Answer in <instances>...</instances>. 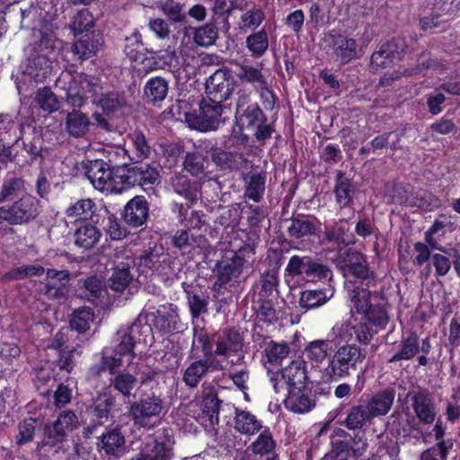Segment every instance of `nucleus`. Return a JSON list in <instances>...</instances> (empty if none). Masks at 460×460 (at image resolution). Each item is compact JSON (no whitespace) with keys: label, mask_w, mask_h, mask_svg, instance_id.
I'll return each instance as SVG.
<instances>
[{"label":"nucleus","mask_w":460,"mask_h":460,"mask_svg":"<svg viewBox=\"0 0 460 460\" xmlns=\"http://www.w3.org/2000/svg\"><path fill=\"white\" fill-rule=\"evenodd\" d=\"M236 75L242 83L252 84L255 90L267 82L261 69L251 65H240Z\"/></svg>","instance_id":"13d9d810"},{"label":"nucleus","mask_w":460,"mask_h":460,"mask_svg":"<svg viewBox=\"0 0 460 460\" xmlns=\"http://www.w3.org/2000/svg\"><path fill=\"white\" fill-rule=\"evenodd\" d=\"M230 75L227 70H216L206 82V97L222 102L227 101L233 93V85L230 81Z\"/></svg>","instance_id":"393cba45"},{"label":"nucleus","mask_w":460,"mask_h":460,"mask_svg":"<svg viewBox=\"0 0 460 460\" xmlns=\"http://www.w3.org/2000/svg\"><path fill=\"white\" fill-rule=\"evenodd\" d=\"M276 441L269 428L264 429L252 444V449L256 455H270L275 452Z\"/></svg>","instance_id":"774afa93"},{"label":"nucleus","mask_w":460,"mask_h":460,"mask_svg":"<svg viewBox=\"0 0 460 460\" xmlns=\"http://www.w3.org/2000/svg\"><path fill=\"white\" fill-rule=\"evenodd\" d=\"M34 101L40 109L49 113L59 109V102L56 94L48 86L37 90Z\"/></svg>","instance_id":"680f3d73"},{"label":"nucleus","mask_w":460,"mask_h":460,"mask_svg":"<svg viewBox=\"0 0 460 460\" xmlns=\"http://www.w3.org/2000/svg\"><path fill=\"white\" fill-rule=\"evenodd\" d=\"M234 429L240 433L252 435L261 429V423L251 411L237 409L234 417Z\"/></svg>","instance_id":"603ef678"},{"label":"nucleus","mask_w":460,"mask_h":460,"mask_svg":"<svg viewBox=\"0 0 460 460\" xmlns=\"http://www.w3.org/2000/svg\"><path fill=\"white\" fill-rule=\"evenodd\" d=\"M98 225L92 222L80 223L74 234L75 244L84 250L93 248L102 237Z\"/></svg>","instance_id":"4c0bfd02"},{"label":"nucleus","mask_w":460,"mask_h":460,"mask_svg":"<svg viewBox=\"0 0 460 460\" xmlns=\"http://www.w3.org/2000/svg\"><path fill=\"white\" fill-rule=\"evenodd\" d=\"M152 332L151 325L142 324L140 320L135 321L131 325L120 328L116 332L118 344L114 347L112 353L122 358L123 356L135 358V347L137 343L147 342V337Z\"/></svg>","instance_id":"dca6fc26"},{"label":"nucleus","mask_w":460,"mask_h":460,"mask_svg":"<svg viewBox=\"0 0 460 460\" xmlns=\"http://www.w3.org/2000/svg\"><path fill=\"white\" fill-rule=\"evenodd\" d=\"M95 27L96 25L93 16L87 10H81L77 12L71 25L74 36L82 35L88 31H100L99 30H96Z\"/></svg>","instance_id":"bf43d9fd"},{"label":"nucleus","mask_w":460,"mask_h":460,"mask_svg":"<svg viewBox=\"0 0 460 460\" xmlns=\"http://www.w3.org/2000/svg\"><path fill=\"white\" fill-rule=\"evenodd\" d=\"M316 217H310L304 215H297L290 218V225L288 226V233L290 237L302 239L305 237L317 236L320 238L321 229L315 225Z\"/></svg>","instance_id":"f704fd0d"},{"label":"nucleus","mask_w":460,"mask_h":460,"mask_svg":"<svg viewBox=\"0 0 460 460\" xmlns=\"http://www.w3.org/2000/svg\"><path fill=\"white\" fill-rule=\"evenodd\" d=\"M217 20L211 18L207 23L195 29L194 41L201 47H210L218 39Z\"/></svg>","instance_id":"8fccbe9b"},{"label":"nucleus","mask_w":460,"mask_h":460,"mask_svg":"<svg viewBox=\"0 0 460 460\" xmlns=\"http://www.w3.org/2000/svg\"><path fill=\"white\" fill-rule=\"evenodd\" d=\"M251 231H260L263 221L268 217V208L265 206L245 203L242 209Z\"/></svg>","instance_id":"864d4df0"},{"label":"nucleus","mask_w":460,"mask_h":460,"mask_svg":"<svg viewBox=\"0 0 460 460\" xmlns=\"http://www.w3.org/2000/svg\"><path fill=\"white\" fill-rule=\"evenodd\" d=\"M267 174L265 172H249L243 175L244 181V198L260 203L264 196L266 190Z\"/></svg>","instance_id":"c9c22d12"},{"label":"nucleus","mask_w":460,"mask_h":460,"mask_svg":"<svg viewBox=\"0 0 460 460\" xmlns=\"http://www.w3.org/2000/svg\"><path fill=\"white\" fill-rule=\"evenodd\" d=\"M327 301V296L323 289H306L301 292L299 305L305 311L323 305Z\"/></svg>","instance_id":"338daca9"},{"label":"nucleus","mask_w":460,"mask_h":460,"mask_svg":"<svg viewBox=\"0 0 460 460\" xmlns=\"http://www.w3.org/2000/svg\"><path fill=\"white\" fill-rule=\"evenodd\" d=\"M243 336L235 328H225L208 333L204 327L194 326L192 348L198 342L205 358L227 359L243 347Z\"/></svg>","instance_id":"f03ea898"},{"label":"nucleus","mask_w":460,"mask_h":460,"mask_svg":"<svg viewBox=\"0 0 460 460\" xmlns=\"http://www.w3.org/2000/svg\"><path fill=\"white\" fill-rule=\"evenodd\" d=\"M222 401L218 398L217 392L213 386L206 387L203 391V398L200 403L201 411L208 417L211 424L216 420L218 423V415Z\"/></svg>","instance_id":"09e8293b"},{"label":"nucleus","mask_w":460,"mask_h":460,"mask_svg":"<svg viewBox=\"0 0 460 460\" xmlns=\"http://www.w3.org/2000/svg\"><path fill=\"white\" fill-rule=\"evenodd\" d=\"M173 443L168 429H158L139 454L130 460H172Z\"/></svg>","instance_id":"6ab92c4d"},{"label":"nucleus","mask_w":460,"mask_h":460,"mask_svg":"<svg viewBox=\"0 0 460 460\" xmlns=\"http://www.w3.org/2000/svg\"><path fill=\"white\" fill-rule=\"evenodd\" d=\"M412 411L422 424H433L438 415V406L429 389L420 387L411 398Z\"/></svg>","instance_id":"4be33fe9"},{"label":"nucleus","mask_w":460,"mask_h":460,"mask_svg":"<svg viewBox=\"0 0 460 460\" xmlns=\"http://www.w3.org/2000/svg\"><path fill=\"white\" fill-rule=\"evenodd\" d=\"M83 167L85 176L96 190L121 193V182L117 178L118 166L112 167L102 159H94L84 162Z\"/></svg>","instance_id":"9b49d317"},{"label":"nucleus","mask_w":460,"mask_h":460,"mask_svg":"<svg viewBox=\"0 0 460 460\" xmlns=\"http://www.w3.org/2000/svg\"><path fill=\"white\" fill-rule=\"evenodd\" d=\"M277 301H261L257 300L256 305H253L254 309V327L255 333L253 336L263 337L264 334L261 333L267 332L268 328L274 324L279 317L275 308Z\"/></svg>","instance_id":"c85d7f7f"},{"label":"nucleus","mask_w":460,"mask_h":460,"mask_svg":"<svg viewBox=\"0 0 460 460\" xmlns=\"http://www.w3.org/2000/svg\"><path fill=\"white\" fill-rule=\"evenodd\" d=\"M133 276L130 273L129 266L124 265L117 266L109 279L110 288L117 292H122L125 290L129 283L132 281Z\"/></svg>","instance_id":"052dcab7"},{"label":"nucleus","mask_w":460,"mask_h":460,"mask_svg":"<svg viewBox=\"0 0 460 460\" xmlns=\"http://www.w3.org/2000/svg\"><path fill=\"white\" fill-rule=\"evenodd\" d=\"M74 84L75 89H77L81 94V97L77 98L78 105H84L88 99L94 103V101L102 93V80L97 75L81 73L75 77Z\"/></svg>","instance_id":"c756f323"},{"label":"nucleus","mask_w":460,"mask_h":460,"mask_svg":"<svg viewBox=\"0 0 460 460\" xmlns=\"http://www.w3.org/2000/svg\"><path fill=\"white\" fill-rule=\"evenodd\" d=\"M79 420L75 412L72 410H64L59 412L57 419L52 422L44 425L43 437L37 443L36 451L40 453L46 447L55 448V453H59L62 449L65 460H70L79 455V444L72 441V447L64 448L67 442L69 432L74 431L79 427Z\"/></svg>","instance_id":"7ed1b4c3"},{"label":"nucleus","mask_w":460,"mask_h":460,"mask_svg":"<svg viewBox=\"0 0 460 460\" xmlns=\"http://www.w3.org/2000/svg\"><path fill=\"white\" fill-rule=\"evenodd\" d=\"M93 104L100 108L102 113L94 112L93 118L98 127L106 130L110 129L111 125L105 117L119 119L130 110L125 93L119 92L102 93Z\"/></svg>","instance_id":"ddd939ff"},{"label":"nucleus","mask_w":460,"mask_h":460,"mask_svg":"<svg viewBox=\"0 0 460 460\" xmlns=\"http://www.w3.org/2000/svg\"><path fill=\"white\" fill-rule=\"evenodd\" d=\"M280 257L270 264V268L261 274L259 282L256 284L258 300L277 301L279 297V271L280 269Z\"/></svg>","instance_id":"a878e982"},{"label":"nucleus","mask_w":460,"mask_h":460,"mask_svg":"<svg viewBox=\"0 0 460 460\" xmlns=\"http://www.w3.org/2000/svg\"><path fill=\"white\" fill-rule=\"evenodd\" d=\"M288 277H301L306 282H318L330 278L331 270L319 259L312 256L293 255L285 269Z\"/></svg>","instance_id":"f8f14e48"},{"label":"nucleus","mask_w":460,"mask_h":460,"mask_svg":"<svg viewBox=\"0 0 460 460\" xmlns=\"http://www.w3.org/2000/svg\"><path fill=\"white\" fill-rule=\"evenodd\" d=\"M323 341L328 342L331 353L335 351L323 376L328 382H337L345 374V322L337 323Z\"/></svg>","instance_id":"9d476101"},{"label":"nucleus","mask_w":460,"mask_h":460,"mask_svg":"<svg viewBox=\"0 0 460 460\" xmlns=\"http://www.w3.org/2000/svg\"><path fill=\"white\" fill-rule=\"evenodd\" d=\"M172 186L178 195L183 197L190 204L198 201L201 189L199 181L190 179L183 174H175L172 178Z\"/></svg>","instance_id":"e433bc0d"},{"label":"nucleus","mask_w":460,"mask_h":460,"mask_svg":"<svg viewBox=\"0 0 460 460\" xmlns=\"http://www.w3.org/2000/svg\"><path fill=\"white\" fill-rule=\"evenodd\" d=\"M407 49L408 44L403 38H392L384 42L377 50L371 54L370 69L376 73V71L394 66L397 61L402 60Z\"/></svg>","instance_id":"f3484780"},{"label":"nucleus","mask_w":460,"mask_h":460,"mask_svg":"<svg viewBox=\"0 0 460 460\" xmlns=\"http://www.w3.org/2000/svg\"><path fill=\"white\" fill-rule=\"evenodd\" d=\"M234 118L240 130L250 132L260 145H265L276 131L274 122L268 121L260 104L244 91L237 92Z\"/></svg>","instance_id":"f257e3e1"},{"label":"nucleus","mask_w":460,"mask_h":460,"mask_svg":"<svg viewBox=\"0 0 460 460\" xmlns=\"http://www.w3.org/2000/svg\"><path fill=\"white\" fill-rule=\"evenodd\" d=\"M204 144L211 161L220 170L234 172L240 168L242 155L237 152L226 151L222 147L212 145L210 141Z\"/></svg>","instance_id":"7c9ffc66"},{"label":"nucleus","mask_w":460,"mask_h":460,"mask_svg":"<svg viewBox=\"0 0 460 460\" xmlns=\"http://www.w3.org/2000/svg\"><path fill=\"white\" fill-rule=\"evenodd\" d=\"M345 419L342 418L341 405L331 411L327 420L317 432L315 438H320L331 430L330 450L322 460H345Z\"/></svg>","instance_id":"1a4fd4ad"},{"label":"nucleus","mask_w":460,"mask_h":460,"mask_svg":"<svg viewBox=\"0 0 460 460\" xmlns=\"http://www.w3.org/2000/svg\"><path fill=\"white\" fill-rule=\"evenodd\" d=\"M371 297L372 293L367 288L358 286L352 289L349 314L354 320L363 321L360 324L362 332L367 329V323L384 328L389 320L385 307L372 304Z\"/></svg>","instance_id":"20e7f679"},{"label":"nucleus","mask_w":460,"mask_h":460,"mask_svg":"<svg viewBox=\"0 0 460 460\" xmlns=\"http://www.w3.org/2000/svg\"><path fill=\"white\" fill-rule=\"evenodd\" d=\"M42 422L40 420L33 417H28L21 420L18 424V433L15 435V443L22 447L33 441L36 430L40 428Z\"/></svg>","instance_id":"3c124183"},{"label":"nucleus","mask_w":460,"mask_h":460,"mask_svg":"<svg viewBox=\"0 0 460 460\" xmlns=\"http://www.w3.org/2000/svg\"><path fill=\"white\" fill-rule=\"evenodd\" d=\"M270 383L275 393L287 391L284 399L285 407L295 413L308 412L314 406V400L310 397V390L303 386H296L294 378L286 380V374L283 372H276L270 377Z\"/></svg>","instance_id":"0eeeda50"},{"label":"nucleus","mask_w":460,"mask_h":460,"mask_svg":"<svg viewBox=\"0 0 460 460\" xmlns=\"http://www.w3.org/2000/svg\"><path fill=\"white\" fill-rule=\"evenodd\" d=\"M97 450L102 456L111 459L121 457L126 452V438L119 427L107 429L97 440Z\"/></svg>","instance_id":"412c9836"},{"label":"nucleus","mask_w":460,"mask_h":460,"mask_svg":"<svg viewBox=\"0 0 460 460\" xmlns=\"http://www.w3.org/2000/svg\"><path fill=\"white\" fill-rule=\"evenodd\" d=\"M22 125L8 113L0 114V142L13 145L22 137Z\"/></svg>","instance_id":"de8ad7c7"},{"label":"nucleus","mask_w":460,"mask_h":460,"mask_svg":"<svg viewBox=\"0 0 460 460\" xmlns=\"http://www.w3.org/2000/svg\"><path fill=\"white\" fill-rule=\"evenodd\" d=\"M210 369L220 370L222 365L218 360H210L205 357L196 359L185 368L182 381L189 388H196Z\"/></svg>","instance_id":"cd10ccee"},{"label":"nucleus","mask_w":460,"mask_h":460,"mask_svg":"<svg viewBox=\"0 0 460 460\" xmlns=\"http://www.w3.org/2000/svg\"><path fill=\"white\" fill-rule=\"evenodd\" d=\"M137 377L128 372H120L111 379V385L114 390L121 394L125 397L131 395L132 390L137 385Z\"/></svg>","instance_id":"e2e57ef3"},{"label":"nucleus","mask_w":460,"mask_h":460,"mask_svg":"<svg viewBox=\"0 0 460 460\" xmlns=\"http://www.w3.org/2000/svg\"><path fill=\"white\" fill-rule=\"evenodd\" d=\"M25 192V181L22 177L7 176L0 187V206L16 200Z\"/></svg>","instance_id":"c03bdc74"},{"label":"nucleus","mask_w":460,"mask_h":460,"mask_svg":"<svg viewBox=\"0 0 460 460\" xmlns=\"http://www.w3.org/2000/svg\"><path fill=\"white\" fill-rule=\"evenodd\" d=\"M328 348V342H324L323 340H315L306 345L304 356L313 367H317L331 354Z\"/></svg>","instance_id":"4d7b16f0"},{"label":"nucleus","mask_w":460,"mask_h":460,"mask_svg":"<svg viewBox=\"0 0 460 460\" xmlns=\"http://www.w3.org/2000/svg\"><path fill=\"white\" fill-rule=\"evenodd\" d=\"M40 201L30 194L0 206L2 218L9 225H23L34 220L40 214Z\"/></svg>","instance_id":"2eb2a0df"},{"label":"nucleus","mask_w":460,"mask_h":460,"mask_svg":"<svg viewBox=\"0 0 460 460\" xmlns=\"http://www.w3.org/2000/svg\"><path fill=\"white\" fill-rule=\"evenodd\" d=\"M168 82L161 76L149 78L144 86V98L147 103L160 105L168 94Z\"/></svg>","instance_id":"79ce46f5"},{"label":"nucleus","mask_w":460,"mask_h":460,"mask_svg":"<svg viewBox=\"0 0 460 460\" xmlns=\"http://www.w3.org/2000/svg\"><path fill=\"white\" fill-rule=\"evenodd\" d=\"M418 353H420V337L416 332H411L407 337L402 338L397 351L388 359V362L413 359Z\"/></svg>","instance_id":"37998d69"},{"label":"nucleus","mask_w":460,"mask_h":460,"mask_svg":"<svg viewBox=\"0 0 460 460\" xmlns=\"http://www.w3.org/2000/svg\"><path fill=\"white\" fill-rule=\"evenodd\" d=\"M320 243L325 246L326 261L335 265L337 270L345 278V220L340 218L326 222Z\"/></svg>","instance_id":"423d86ee"},{"label":"nucleus","mask_w":460,"mask_h":460,"mask_svg":"<svg viewBox=\"0 0 460 460\" xmlns=\"http://www.w3.org/2000/svg\"><path fill=\"white\" fill-rule=\"evenodd\" d=\"M131 140L133 145V155L132 156H129L130 160L142 162L144 159L147 158L150 155L151 148L147 144L144 133L140 130H135L131 135Z\"/></svg>","instance_id":"0e129e2a"},{"label":"nucleus","mask_w":460,"mask_h":460,"mask_svg":"<svg viewBox=\"0 0 460 460\" xmlns=\"http://www.w3.org/2000/svg\"><path fill=\"white\" fill-rule=\"evenodd\" d=\"M123 365L122 358L113 353H109L108 349H103L100 361L92 365L89 373L92 377L99 378L105 372L115 375L117 370Z\"/></svg>","instance_id":"a18cd8bd"},{"label":"nucleus","mask_w":460,"mask_h":460,"mask_svg":"<svg viewBox=\"0 0 460 460\" xmlns=\"http://www.w3.org/2000/svg\"><path fill=\"white\" fill-rule=\"evenodd\" d=\"M178 314L176 306L166 303L153 314V324L161 332H170L176 328Z\"/></svg>","instance_id":"a19ab883"},{"label":"nucleus","mask_w":460,"mask_h":460,"mask_svg":"<svg viewBox=\"0 0 460 460\" xmlns=\"http://www.w3.org/2000/svg\"><path fill=\"white\" fill-rule=\"evenodd\" d=\"M117 173V178L121 182V192L135 186H139L144 190L150 189L160 177L156 167L142 162L119 165Z\"/></svg>","instance_id":"6e6552de"},{"label":"nucleus","mask_w":460,"mask_h":460,"mask_svg":"<svg viewBox=\"0 0 460 460\" xmlns=\"http://www.w3.org/2000/svg\"><path fill=\"white\" fill-rule=\"evenodd\" d=\"M51 70L52 62L47 53H35L28 58L24 72L35 82H43L50 75Z\"/></svg>","instance_id":"58836bf2"},{"label":"nucleus","mask_w":460,"mask_h":460,"mask_svg":"<svg viewBox=\"0 0 460 460\" xmlns=\"http://www.w3.org/2000/svg\"><path fill=\"white\" fill-rule=\"evenodd\" d=\"M347 270L354 279L361 282L374 277L371 271L367 257L361 252H349L347 250Z\"/></svg>","instance_id":"ea45409f"},{"label":"nucleus","mask_w":460,"mask_h":460,"mask_svg":"<svg viewBox=\"0 0 460 460\" xmlns=\"http://www.w3.org/2000/svg\"><path fill=\"white\" fill-rule=\"evenodd\" d=\"M44 293L49 298H66L69 292L70 273L66 270L48 269Z\"/></svg>","instance_id":"bb28decb"},{"label":"nucleus","mask_w":460,"mask_h":460,"mask_svg":"<svg viewBox=\"0 0 460 460\" xmlns=\"http://www.w3.org/2000/svg\"><path fill=\"white\" fill-rule=\"evenodd\" d=\"M94 320V312L89 306H83L75 309L70 318L69 324L72 330L78 333H84L90 329Z\"/></svg>","instance_id":"6e6d98bb"},{"label":"nucleus","mask_w":460,"mask_h":460,"mask_svg":"<svg viewBox=\"0 0 460 460\" xmlns=\"http://www.w3.org/2000/svg\"><path fill=\"white\" fill-rule=\"evenodd\" d=\"M395 396L396 390L393 387H386L374 394L367 402L368 420L376 416L386 415L394 404Z\"/></svg>","instance_id":"72a5a7b5"},{"label":"nucleus","mask_w":460,"mask_h":460,"mask_svg":"<svg viewBox=\"0 0 460 460\" xmlns=\"http://www.w3.org/2000/svg\"><path fill=\"white\" fill-rule=\"evenodd\" d=\"M184 4L174 0H166L161 4V10L167 19L177 24L187 23V13L183 11Z\"/></svg>","instance_id":"69168bd1"},{"label":"nucleus","mask_w":460,"mask_h":460,"mask_svg":"<svg viewBox=\"0 0 460 460\" xmlns=\"http://www.w3.org/2000/svg\"><path fill=\"white\" fill-rule=\"evenodd\" d=\"M115 402L116 399L111 394L105 393L99 395L98 398L93 402L89 411L94 424L93 427L87 426L84 428V432L92 433L95 427L102 426L107 422L111 414V411L115 406Z\"/></svg>","instance_id":"2f4dec72"},{"label":"nucleus","mask_w":460,"mask_h":460,"mask_svg":"<svg viewBox=\"0 0 460 460\" xmlns=\"http://www.w3.org/2000/svg\"><path fill=\"white\" fill-rule=\"evenodd\" d=\"M67 217L74 218L75 222H92L93 224H103L108 209L98 208L91 199H82L72 203L66 209Z\"/></svg>","instance_id":"aec40b11"},{"label":"nucleus","mask_w":460,"mask_h":460,"mask_svg":"<svg viewBox=\"0 0 460 460\" xmlns=\"http://www.w3.org/2000/svg\"><path fill=\"white\" fill-rule=\"evenodd\" d=\"M245 46L252 58H261L269 49V37L265 29L248 35L245 40Z\"/></svg>","instance_id":"5fc2aeb1"},{"label":"nucleus","mask_w":460,"mask_h":460,"mask_svg":"<svg viewBox=\"0 0 460 460\" xmlns=\"http://www.w3.org/2000/svg\"><path fill=\"white\" fill-rule=\"evenodd\" d=\"M245 253H254V249L247 246L240 248L237 252L226 253L221 260L217 261L213 272L217 277L214 288L225 287L230 281L236 279L243 272L246 261Z\"/></svg>","instance_id":"4468645a"},{"label":"nucleus","mask_w":460,"mask_h":460,"mask_svg":"<svg viewBox=\"0 0 460 460\" xmlns=\"http://www.w3.org/2000/svg\"><path fill=\"white\" fill-rule=\"evenodd\" d=\"M181 288L186 294L188 305L191 317L198 319L200 315L208 313L209 296L202 292L198 285L193 286L187 282L181 283Z\"/></svg>","instance_id":"473e14b6"},{"label":"nucleus","mask_w":460,"mask_h":460,"mask_svg":"<svg viewBox=\"0 0 460 460\" xmlns=\"http://www.w3.org/2000/svg\"><path fill=\"white\" fill-rule=\"evenodd\" d=\"M103 43L101 31H88L82 35L75 36L72 45L73 58L76 61L83 62L96 56Z\"/></svg>","instance_id":"5701e85b"},{"label":"nucleus","mask_w":460,"mask_h":460,"mask_svg":"<svg viewBox=\"0 0 460 460\" xmlns=\"http://www.w3.org/2000/svg\"><path fill=\"white\" fill-rule=\"evenodd\" d=\"M226 108L225 102L211 97H202L199 102V109L185 112L184 119L190 128L200 132L214 131L225 123L223 113Z\"/></svg>","instance_id":"39448f33"},{"label":"nucleus","mask_w":460,"mask_h":460,"mask_svg":"<svg viewBox=\"0 0 460 460\" xmlns=\"http://www.w3.org/2000/svg\"><path fill=\"white\" fill-rule=\"evenodd\" d=\"M164 409V402L160 395L154 392L142 395L137 401L130 403L128 416L137 427L149 426L153 418L160 416Z\"/></svg>","instance_id":"a211bd4d"},{"label":"nucleus","mask_w":460,"mask_h":460,"mask_svg":"<svg viewBox=\"0 0 460 460\" xmlns=\"http://www.w3.org/2000/svg\"><path fill=\"white\" fill-rule=\"evenodd\" d=\"M65 125L69 136L78 138L88 132L91 122L86 114L74 109L67 113Z\"/></svg>","instance_id":"49530a36"},{"label":"nucleus","mask_w":460,"mask_h":460,"mask_svg":"<svg viewBox=\"0 0 460 460\" xmlns=\"http://www.w3.org/2000/svg\"><path fill=\"white\" fill-rule=\"evenodd\" d=\"M149 217V202L142 195L129 199L121 212L123 222L132 228L142 227Z\"/></svg>","instance_id":"b1692460"}]
</instances>
